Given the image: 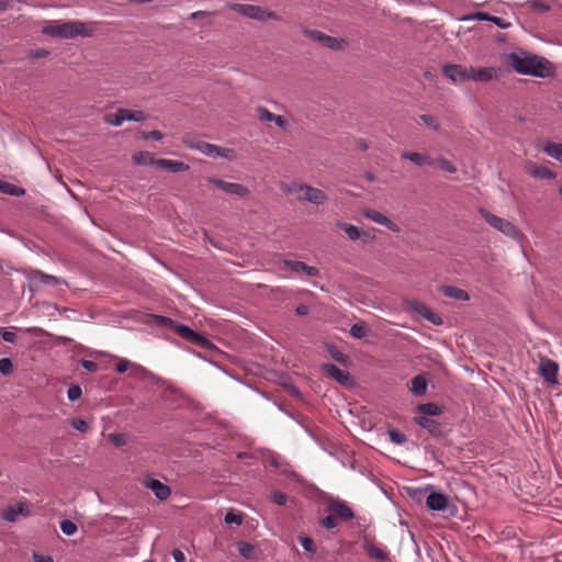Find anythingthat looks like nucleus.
Returning <instances> with one entry per match:
<instances>
[{
	"mask_svg": "<svg viewBox=\"0 0 562 562\" xmlns=\"http://www.w3.org/2000/svg\"><path fill=\"white\" fill-rule=\"evenodd\" d=\"M95 31V23H86L79 20L52 21L42 29V33L56 38L71 40L75 37H90Z\"/></svg>",
	"mask_w": 562,
	"mask_h": 562,
	"instance_id": "f257e3e1",
	"label": "nucleus"
},
{
	"mask_svg": "<svg viewBox=\"0 0 562 562\" xmlns=\"http://www.w3.org/2000/svg\"><path fill=\"white\" fill-rule=\"evenodd\" d=\"M510 66L521 75L544 78L551 74V63L536 55H509Z\"/></svg>",
	"mask_w": 562,
	"mask_h": 562,
	"instance_id": "f03ea898",
	"label": "nucleus"
},
{
	"mask_svg": "<svg viewBox=\"0 0 562 562\" xmlns=\"http://www.w3.org/2000/svg\"><path fill=\"white\" fill-rule=\"evenodd\" d=\"M226 8L235 11L236 13L249 18L251 20H256L259 22H265L267 20H274L279 21L280 16L269 9L260 5H254V4H244V3H235V2H227Z\"/></svg>",
	"mask_w": 562,
	"mask_h": 562,
	"instance_id": "7ed1b4c3",
	"label": "nucleus"
},
{
	"mask_svg": "<svg viewBox=\"0 0 562 562\" xmlns=\"http://www.w3.org/2000/svg\"><path fill=\"white\" fill-rule=\"evenodd\" d=\"M480 213L490 226L505 236L514 239H518L521 236V232L508 220L499 217L484 209H480Z\"/></svg>",
	"mask_w": 562,
	"mask_h": 562,
	"instance_id": "20e7f679",
	"label": "nucleus"
},
{
	"mask_svg": "<svg viewBox=\"0 0 562 562\" xmlns=\"http://www.w3.org/2000/svg\"><path fill=\"white\" fill-rule=\"evenodd\" d=\"M426 506L429 510L441 512L448 516H454L458 512L457 506L451 502L449 496L432 490L426 497Z\"/></svg>",
	"mask_w": 562,
	"mask_h": 562,
	"instance_id": "39448f33",
	"label": "nucleus"
},
{
	"mask_svg": "<svg viewBox=\"0 0 562 562\" xmlns=\"http://www.w3.org/2000/svg\"><path fill=\"white\" fill-rule=\"evenodd\" d=\"M326 510L335 518L342 521L350 520L355 517V513L346 501L339 498H330L326 502Z\"/></svg>",
	"mask_w": 562,
	"mask_h": 562,
	"instance_id": "423d86ee",
	"label": "nucleus"
},
{
	"mask_svg": "<svg viewBox=\"0 0 562 562\" xmlns=\"http://www.w3.org/2000/svg\"><path fill=\"white\" fill-rule=\"evenodd\" d=\"M207 182L231 195H235V196H239V198H247L249 195L248 188L240 183L227 182L222 179L214 178V177L207 178Z\"/></svg>",
	"mask_w": 562,
	"mask_h": 562,
	"instance_id": "0eeeda50",
	"label": "nucleus"
},
{
	"mask_svg": "<svg viewBox=\"0 0 562 562\" xmlns=\"http://www.w3.org/2000/svg\"><path fill=\"white\" fill-rule=\"evenodd\" d=\"M445 76L454 85L470 81L469 67L461 65L447 64L442 67Z\"/></svg>",
	"mask_w": 562,
	"mask_h": 562,
	"instance_id": "6e6552de",
	"label": "nucleus"
},
{
	"mask_svg": "<svg viewBox=\"0 0 562 562\" xmlns=\"http://www.w3.org/2000/svg\"><path fill=\"white\" fill-rule=\"evenodd\" d=\"M322 369L327 376L336 380L341 385L349 386L352 384V378L348 371L341 370L333 363H325Z\"/></svg>",
	"mask_w": 562,
	"mask_h": 562,
	"instance_id": "1a4fd4ad",
	"label": "nucleus"
},
{
	"mask_svg": "<svg viewBox=\"0 0 562 562\" xmlns=\"http://www.w3.org/2000/svg\"><path fill=\"white\" fill-rule=\"evenodd\" d=\"M183 144L186 145V147L193 149V150H198L207 157H213V158L217 157V154H218L217 145L206 143L203 140H194L191 138H184Z\"/></svg>",
	"mask_w": 562,
	"mask_h": 562,
	"instance_id": "9d476101",
	"label": "nucleus"
},
{
	"mask_svg": "<svg viewBox=\"0 0 562 562\" xmlns=\"http://www.w3.org/2000/svg\"><path fill=\"white\" fill-rule=\"evenodd\" d=\"M363 215L366 218H368L376 224H380L382 226H385L386 228H389L390 231H392L394 233L400 232V227L397 224L392 222L387 216H385L384 214H382L381 212H379L376 210H373V209L366 210L363 212Z\"/></svg>",
	"mask_w": 562,
	"mask_h": 562,
	"instance_id": "9b49d317",
	"label": "nucleus"
},
{
	"mask_svg": "<svg viewBox=\"0 0 562 562\" xmlns=\"http://www.w3.org/2000/svg\"><path fill=\"white\" fill-rule=\"evenodd\" d=\"M558 369L559 367L553 360L549 358H541L539 371L547 382L557 383Z\"/></svg>",
	"mask_w": 562,
	"mask_h": 562,
	"instance_id": "f8f14e48",
	"label": "nucleus"
},
{
	"mask_svg": "<svg viewBox=\"0 0 562 562\" xmlns=\"http://www.w3.org/2000/svg\"><path fill=\"white\" fill-rule=\"evenodd\" d=\"M27 279L33 288H37L42 284L55 285L59 283L58 278L46 274L40 270H31L27 274Z\"/></svg>",
	"mask_w": 562,
	"mask_h": 562,
	"instance_id": "ddd939ff",
	"label": "nucleus"
},
{
	"mask_svg": "<svg viewBox=\"0 0 562 562\" xmlns=\"http://www.w3.org/2000/svg\"><path fill=\"white\" fill-rule=\"evenodd\" d=\"M327 199V195L321 189L305 186L303 194H299V200H303L316 205L323 204Z\"/></svg>",
	"mask_w": 562,
	"mask_h": 562,
	"instance_id": "4468645a",
	"label": "nucleus"
},
{
	"mask_svg": "<svg viewBox=\"0 0 562 562\" xmlns=\"http://www.w3.org/2000/svg\"><path fill=\"white\" fill-rule=\"evenodd\" d=\"M144 485L150 488L159 501H166L170 496V487L159 480L148 477L144 481Z\"/></svg>",
	"mask_w": 562,
	"mask_h": 562,
	"instance_id": "2eb2a0df",
	"label": "nucleus"
},
{
	"mask_svg": "<svg viewBox=\"0 0 562 562\" xmlns=\"http://www.w3.org/2000/svg\"><path fill=\"white\" fill-rule=\"evenodd\" d=\"M283 263L295 273H305L308 277L319 276V270L316 267L307 266L303 261L285 259Z\"/></svg>",
	"mask_w": 562,
	"mask_h": 562,
	"instance_id": "dca6fc26",
	"label": "nucleus"
},
{
	"mask_svg": "<svg viewBox=\"0 0 562 562\" xmlns=\"http://www.w3.org/2000/svg\"><path fill=\"white\" fill-rule=\"evenodd\" d=\"M155 166L160 169L172 172V173L183 172V171H188L190 169V166L182 161L165 159V158L157 159L155 161Z\"/></svg>",
	"mask_w": 562,
	"mask_h": 562,
	"instance_id": "f3484780",
	"label": "nucleus"
},
{
	"mask_svg": "<svg viewBox=\"0 0 562 562\" xmlns=\"http://www.w3.org/2000/svg\"><path fill=\"white\" fill-rule=\"evenodd\" d=\"M469 74L472 81L487 82L495 77V69L493 67H469Z\"/></svg>",
	"mask_w": 562,
	"mask_h": 562,
	"instance_id": "a211bd4d",
	"label": "nucleus"
},
{
	"mask_svg": "<svg viewBox=\"0 0 562 562\" xmlns=\"http://www.w3.org/2000/svg\"><path fill=\"white\" fill-rule=\"evenodd\" d=\"M414 422L420 427L427 429L429 434L435 437L442 435L441 425L432 418H428L427 416H415Z\"/></svg>",
	"mask_w": 562,
	"mask_h": 562,
	"instance_id": "6ab92c4d",
	"label": "nucleus"
},
{
	"mask_svg": "<svg viewBox=\"0 0 562 562\" xmlns=\"http://www.w3.org/2000/svg\"><path fill=\"white\" fill-rule=\"evenodd\" d=\"M527 172L535 178L538 179H554L555 173L551 171L549 168L538 165L536 162L529 161L526 165Z\"/></svg>",
	"mask_w": 562,
	"mask_h": 562,
	"instance_id": "aec40b11",
	"label": "nucleus"
},
{
	"mask_svg": "<svg viewBox=\"0 0 562 562\" xmlns=\"http://www.w3.org/2000/svg\"><path fill=\"white\" fill-rule=\"evenodd\" d=\"M29 513H30V509H29V507H27V505L25 503H16V504H14L12 506H9L3 512V518L7 521L13 522V521L16 520L19 515L27 516Z\"/></svg>",
	"mask_w": 562,
	"mask_h": 562,
	"instance_id": "412c9836",
	"label": "nucleus"
},
{
	"mask_svg": "<svg viewBox=\"0 0 562 562\" xmlns=\"http://www.w3.org/2000/svg\"><path fill=\"white\" fill-rule=\"evenodd\" d=\"M115 370L119 373H125L128 370H131L132 376H139L146 372V370L142 366L131 362L127 359H120L119 362L116 363Z\"/></svg>",
	"mask_w": 562,
	"mask_h": 562,
	"instance_id": "4be33fe9",
	"label": "nucleus"
},
{
	"mask_svg": "<svg viewBox=\"0 0 562 562\" xmlns=\"http://www.w3.org/2000/svg\"><path fill=\"white\" fill-rule=\"evenodd\" d=\"M363 549L370 558L376 561L384 562L389 560V553L385 549L379 548L369 541H364Z\"/></svg>",
	"mask_w": 562,
	"mask_h": 562,
	"instance_id": "5701e85b",
	"label": "nucleus"
},
{
	"mask_svg": "<svg viewBox=\"0 0 562 562\" xmlns=\"http://www.w3.org/2000/svg\"><path fill=\"white\" fill-rule=\"evenodd\" d=\"M401 157L403 159H407L415 164L416 166H426V165H432L434 159L430 158V156L422 153H411V151H403L401 154Z\"/></svg>",
	"mask_w": 562,
	"mask_h": 562,
	"instance_id": "b1692460",
	"label": "nucleus"
},
{
	"mask_svg": "<svg viewBox=\"0 0 562 562\" xmlns=\"http://www.w3.org/2000/svg\"><path fill=\"white\" fill-rule=\"evenodd\" d=\"M441 292L445 296L459 301H468L470 299L464 290L452 285H443Z\"/></svg>",
	"mask_w": 562,
	"mask_h": 562,
	"instance_id": "393cba45",
	"label": "nucleus"
},
{
	"mask_svg": "<svg viewBox=\"0 0 562 562\" xmlns=\"http://www.w3.org/2000/svg\"><path fill=\"white\" fill-rule=\"evenodd\" d=\"M542 150L551 158L558 160L559 162H562V144L561 143L548 142L543 146Z\"/></svg>",
	"mask_w": 562,
	"mask_h": 562,
	"instance_id": "a878e982",
	"label": "nucleus"
},
{
	"mask_svg": "<svg viewBox=\"0 0 562 562\" xmlns=\"http://www.w3.org/2000/svg\"><path fill=\"white\" fill-rule=\"evenodd\" d=\"M418 416H427L428 418H432L435 416H439L442 413L440 406L434 403H426L418 406Z\"/></svg>",
	"mask_w": 562,
	"mask_h": 562,
	"instance_id": "bb28decb",
	"label": "nucleus"
},
{
	"mask_svg": "<svg viewBox=\"0 0 562 562\" xmlns=\"http://www.w3.org/2000/svg\"><path fill=\"white\" fill-rule=\"evenodd\" d=\"M411 391L417 396H422L427 391V381L423 375H416L411 381Z\"/></svg>",
	"mask_w": 562,
	"mask_h": 562,
	"instance_id": "cd10ccee",
	"label": "nucleus"
},
{
	"mask_svg": "<svg viewBox=\"0 0 562 562\" xmlns=\"http://www.w3.org/2000/svg\"><path fill=\"white\" fill-rule=\"evenodd\" d=\"M0 192L12 195V196H21L25 193V190L21 187H18L13 183L2 181L0 179Z\"/></svg>",
	"mask_w": 562,
	"mask_h": 562,
	"instance_id": "c85d7f7f",
	"label": "nucleus"
},
{
	"mask_svg": "<svg viewBox=\"0 0 562 562\" xmlns=\"http://www.w3.org/2000/svg\"><path fill=\"white\" fill-rule=\"evenodd\" d=\"M337 226L341 231H344L347 234V236L349 237V239H351V240H358L361 237L360 229L352 224L338 222Z\"/></svg>",
	"mask_w": 562,
	"mask_h": 562,
	"instance_id": "c756f323",
	"label": "nucleus"
},
{
	"mask_svg": "<svg viewBox=\"0 0 562 562\" xmlns=\"http://www.w3.org/2000/svg\"><path fill=\"white\" fill-rule=\"evenodd\" d=\"M189 342L210 350L215 348L214 344L210 339H207L206 337L202 336L196 331L192 333Z\"/></svg>",
	"mask_w": 562,
	"mask_h": 562,
	"instance_id": "7c9ffc66",
	"label": "nucleus"
},
{
	"mask_svg": "<svg viewBox=\"0 0 562 562\" xmlns=\"http://www.w3.org/2000/svg\"><path fill=\"white\" fill-rule=\"evenodd\" d=\"M155 159L151 154L147 151H138L133 155V161L136 165H154L155 166Z\"/></svg>",
	"mask_w": 562,
	"mask_h": 562,
	"instance_id": "2f4dec72",
	"label": "nucleus"
},
{
	"mask_svg": "<svg viewBox=\"0 0 562 562\" xmlns=\"http://www.w3.org/2000/svg\"><path fill=\"white\" fill-rule=\"evenodd\" d=\"M121 115L124 117L125 121H134V122H142L146 119V115L143 111H133L128 109H121Z\"/></svg>",
	"mask_w": 562,
	"mask_h": 562,
	"instance_id": "473e14b6",
	"label": "nucleus"
},
{
	"mask_svg": "<svg viewBox=\"0 0 562 562\" xmlns=\"http://www.w3.org/2000/svg\"><path fill=\"white\" fill-rule=\"evenodd\" d=\"M349 333L353 338L361 339L368 335V327L363 322L356 323L351 325Z\"/></svg>",
	"mask_w": 562,
	"mask_h": 562,
	"instance_id": "72a5a7b5",
	"label": "nucleus"
},
{
	"mask_svg": "<svg viewBox=\"0 0 562 562\" xmlns=\"http://www.w3.org/2000/svg\"><path fill=\"white\" fill-rule=\"evenodd\" d=\"M323 47H327V48H330V49H334V50H338L341 48V41H339L338 38L336 37H333V36H329V35H326L324 34L322 36V40H321V43H319Z\"/></svg>",
	"mask_w": 562,
	"mask_h": 562,
	"instance_id": "f704fd0d",
	"label": "nucleus"
},
{
	"mask_svg": "<svg viewBox=\"0 0 562 562\" xmlns=\"http://www.w3.org/2000/svg\"><path fill=\"white\" fill-rule=\"evenodd\" d=\"M150 317H151L153 322L156 325H159V326H162V327H167V328H170V329H173V327L177 324L176 321H173V319H171L170 317H167V316L153 314V315H150Z\"/></svg>",
	"mask_w": 562,
	"mask_h": 562,
	"instance_id": "c9c22d12",
	"label": "nucleus"
},
{
	"mask_svg": "<svg viewBox=\"0 0 562 562\" xmlns=\"http://www.w3.org/2000/svg\"><path fill=\"white\" fill-rule=\"evenodd\" d=\"M104 122L111 126H121L124 122L123 115H121V109L115 113H109L104 116Z\"/></svg>",
	"mask_w": 562,
	"mask_h": 562,
	"instance_id": "e433bc0d",
	"label": "nucleus"
},
{
	"mask_svg": "<svg viewBox=\"0 0 562 562\" xmlns=\"http://www.w3.org/2000/svg\"><path fill=\"white\" fill-rule=\"evenodd\" d=\"M172 330H175L181 338H183L187 341L190 340L192 333L194 331L189 326L179 324L178 322Z\"/></svg>",
	"mask_w": 562,
	"mask_h": 562,
	"instance_id": "4c0bfd02",
	"label": "nucleus"
},
{
	"mask_svg": "<svg viewBox=\"0 0 562 562\" xmlns=\"http://www.w3.org/2000/svg\"><path fill=\"white\" fill-rule=\"evenodd\" d=\"M432 165H436L441 170L450 172V173H454L457 171V168L454 167V165L451 161H449L448 159L442 158V157L434 160Z\"/></svg>",
	"mask_w": 562,
	"mask_h": 562,
	"instance_id": "58836bf2",
	"label": "nucleus"
},
{
	"mask_svg": "<svg viewBox=\"0 0 562 562\" xmlns=\"http://www.w3.org/2000/svg\"><path fill=\"white\" fill-rule=\"evenodd\" d=\"M299 541L305 551H307L312 554H314L316 552V544L312 538H310L307 536H300Z\"/></svg>",
	"mask_w": 562,
	"mask_h": 562,
	"instance_id": "ea45409f",
	"label": "nucleus"
},
{
	"mask_svg": "<svg viewBox=\"0 0 562 562\" xmlns=\"http://www.w3.org/2000/svg\"><path fill=\"white\" fill-rule=\"evenodd\" d=\"M238 552L241 557L246 558V559H251L252 558V554H254V551H255V547L248 542H239L238 544Z\"/></svg>",
	"mask_w": 562,
	"mask_h": 562,
	"instance_id": "a19ab883",
	"label": "nucleus"
},
{
	"mask_svg": "<svg viewBox=\"0 0 562 562\" xmlns=\"http://www.w3.org/2000/svg\"><path fill=\"white\" fill-rule=\"evenodd\" d=\"M461 21H472V20H479V21H491L492 15L485 12H474L467 14L460 19Z\"/></svg>",
	"mask_w": 562,
	"mask_h": 562,
	"instance_id": "79ce46f5",
	"label": "nucleus"
},
{
	"mask_svg": "<svg viewBox=\"0 0 562 562\" xmlns=\"http://www.w3.org/2000/svg\"><path fill=\"white\" fill-rule=\"evenodd\" d=\"M387 435H389L390 440L396 445H403L407 440L406 436L396 429H390L387 431Z\"/></svg>",
	"mask_w": 562,
	"mask_h": 562,
	"instance_id": "37998d69",
	"label": "nucleus"
},
{
	"mask_svg": "<svg viewBox=\"0 0 562 562\" xmlns=\"http://www.w3.org/2000/svg\"><path fill=\"white\" fill-rule=\"evenodd\" d=\"M60 530L66 536H72L77 531V525L75 522H72L71 520L64 519L60 521Z\"/></svg>",
	"mask_w": 562,
	"mask_h": 562,
	"instance_id": "c03bdc74",
	"label": "nucleus"
},
{
	"mask_svg": "<svg viewBox=\"0 0 562 562\" xmlns=\"http://www.w3.org/2000/svg\"><path fill=\"white\" fill-rule=\"evenodd\" d=\"M328 352H329L330 357L336 362H338L340 364H346L347 363V360H348L347 356L344 352L339 351L336 347H330L328 349Z\"/></svg>",
	"mask_w": 562,
	"mask_h": 562,
	"instance_id": "a18cd8bd",
	"label": "nucleus"
},
{
	"mask_svg": "<svg viewBox=\"0 0 562 562\" xmlns=\"http://www.w3.org/2000/svg\"><path fill=\"white\" fill-rule=\"evenodd\" d=\"M108 438L115 447H123L127 443V436L122 432L110 434Z\"/></svg>",
	"mask_w": 562,
	"mask_h": 562,
	"instance_id": "49530a36",
	"label": "nucleus"
},
{
	"mask_svg": "<svg viewBox=\"0 0 562 562\" xmlns=\"http://www.w3.org/2000/svg\"><path fill=\"white\" fill-rule=\"evenodd\" d=\"M81 395L82 391L78 384H71L67 390V397L71 402L79 400Z\"/></svg>",
	"mask_w": 562,
	"mask_h": 562,
	"instance_id": "de8ad7c7",
	"label": "nucleus"
},
{
	"mask_svg": "<svg viewBox=\"0 0 562 562\" xmlns=\"http://www.w3.org/2000/svg\"><path fill=\"white\" fill-rule=\"evenodd\" d=\"M13 371V363L9 358L0 359V373L3 375H9Z\"/></svg>",
	"mask_w": 562,
	"mask_h": 562,
	"instance_id": "09e8293b",
	"label": "nucleus"
},
{
	"mask_svg": "<svg viewBox=\"0 0 562 562\" xmlns=\"http://www.w3.org/2000/svg\"><path fill=\"white\" fill-rule=\"evenodd\" d=\"M304 188H305V184H300V183L293 182V183L286 184L284 187V191L288 193H291V194H295L296 198L299 199V194H303Z\"/></svg>",
	"mask_w": 562,
	"mask_h": 562,
	"instance_id": "8fccbe9b",
	"label": "nucleus"
},
{
	"mask_svg": "<svg viewBox=\"0 0 562 562\" xmlns=\"http://www.w3.org/2000/svg\"><path fill=\"white\" fill-rule=\"evenodd\" d=\"M319 525L327 530H331L337 527L336 518L330 514L319 520Z\"/></svg>",
	"mask_w": 562,
	"mask_h": 562,
	"instance_id": "3c124183",
	"label": "nucleus"
},
{
	"mask_svg": "<svg viewBox=\"0 0 562 562\" xmlns=\"http://www.w3.org/2000/svg\"><path fill=\"white\" fill-rule=\"evenodd\" d=\"M257 113H258V117L260 121H268V122H272L273 121V117L276 114H273L272 112H270L267 108L265 106H258L257 108Z\"/></svg>",
	"mask_w": 562,
	"mask_h": 562,
	"instance_id": "603ef678",
	"label": "nucleus"
},
{
	"mask_svg": "<svg viewBox=\"0 0 562 562\" xmlns=\"http://www.w3.org/2000/svg\"><path fill=\"white\" fill-rule=\"evenodd\" d=\"M217 157H222L224 159H227L229 161L234 160L236 158V153L233 148L227 147H220L218 146V154Z\"/></svg>",
	"mask_w": 562,
	"mask_h": 562,
	"instance_id": "864d4df0",
	"label": "nucleus"
},
{
	"mask_svg": "<svg viewBox=\"0 0 562 562\" xmlns=\"http://www.w3.org/2000/svg\"><path fill=\"white\" fill-rule=\"evenodd\" d=\"M70 424L75 429H77L80 432H87L89 430L88 423L81 418H72Z\"/></svg>",
	"mask_w": 562,
	"mask_h": 562,
	"instance_id": "5fc2aeb1",
	"label": "nucleus"
},
{
	"mask_svg": "<svg viewBox=\"0 0 562 562\" xmlns=\"http://www.w3.org/2000/svg\"><path fill=\"white\" fill-rule=\"evenodd\" d=\"M224 520L228 525L235 524V525L239 526L243 522V517H241V515L235 514L234 512L231 510V512L226 513Z\"/></svg>",
	"mask_w": 562,
	"mask_h": 562,
	"instance_id": "6e6d98bb",
	"label": "nucleus"
},
{
	"mask_svg": "<svg viewBox=\"0 0 562 562\" xmlns=\"http://www.w3.org/2000/svg\"><path fill=\"white\" fill-rule=\"evenodd\" d=\"M409 306L413 311H415L423 317H424V314H427L428 311L430 310L427 305H425L424 303L418 302V301L411 302Z\"/></svg>",
	"mask_w": 562,
	"mask_h": 562,
	"instance_id": "4d7b16f0",
	"label": "nucleus"
},
{
	"mask_svg": "<svg viewBox=\"0 0 562 562\" xmlns=\"http://www.w3.org/2000/svg\"><path fill=\"white\" fill-rule=\"evenodd\" d=\"M419 120L427 126L431 127L432 130H439V124L437 123L436 119L432 115L423 114L419 116Z\"/></svg>",
	"mask_w": 562,
	"mask_h": 562,
	"instance_id": "13d9d810",
	"label": "nucleus"
},
{
	"mask_svg": "<svg viewBox=\"0 0 562 562\" xmlns=\"http://www.w3.org/2000/svg\"><path fill=\"white\" fill-rule=\"evenodd\" d=\"M529 7L536 11L546 12L550 7L543 0H531L528 2Z\"/></svg>",
	"mask_w": 562,
	"mask_h": 562,
	"instance_id": "bf43d9fd",
	"label": "nucleus"
},
{
	"mask_svg": "<svg viewBox=\"0 0 562 562\" xmlns=\"http://www.w3.org/2000/svg\"><path fill=\"white\" fill-rule=\"evenodd\" d=\"M271 499L278 505H284L286 503V496L280 491H273L271 493Z\"/></svg>",
	"mask_w": 562,
	"mask_h": 562,
	"instance_id": "052dcab7",
	"label": "nucleus"
},
{
	"mask_svg": "<svg viewBox=\"0 0 562 562\" xmlns=\"http://www.w3.org/2000/svg\"><path fill=\"white\" fill-rule=\"evenodd\" d=\"M304 34L310 40H312L313 42H317V43H321L322 36L324 35V33H322L321 31H317V30H305Z\"/></svg>",
	"mask_w": 562,
	"mask_h": 562,
	"instance_id": "680f3d73",
	"label": "nucleus"
},
{
	"mask_svg": "<svg viewBox=\"0 0 562 562\" xmlns=\"http://www.w3.org/2000/svg\"><path fill=\"white\" fill-rule=\"evenodd\" d=\"M424 318L432 323L434 325L442 324V319L440 318V316H438L431 310H429L427 314H424Z\"/></svg>",
	"mask_w": 562,
	"mask_h": 562,
	"instance_id": "e2e57ef3",
	"label": "nucleus"
},
{
	"mask_svg": "<svg viewBox=\"0 0 562 562\" xmlns=\"http://www.w3.org/2000/svg\"><path fill=\"white\" fill-rule=\"evenodd\" d=\"M81 367L89 372H95L98 370V364L91 360H81Z\"/></svg>",
	"mask_w": 562,
	"mask_h": 562,
	"instance_id": "0e129e2a",
	"label": "nucleus"
},
{
	"mask_svg": "<svg viewBox=\"0 0 562 562\" xmlns=\"http://www.w3.org/2000/svg\"><path fill=\"white\" fill-rule=\"evenodd\" d=\"M497 25L501 29H508L510 26L509 22H506L504 19L492 15V20L490 21Z\"/></svg>",
	"mask_w": 562,
	"mask_h": 562,
	"instance_id": "69168bd1",
	"label": "nucleus"
},
{
	"mask_svg": "<svg viewBox=\"0 0 562 562\" xmlns=\"http://www.w3.org/2000/svg\"><path fill=\"white\" fill-rule=\"evenodd\" d=\"M272 122L282 130H285L289 125L288 121L283 116L277 114L274 115Z\"/></svg>",
	"mask_w": 562,
	"mask_h": 562,
	"instance_id": "338daca9",
	"label": "nucleus"
},
{
	"mask_svg": "<svg viewBox=\"0 0 562 562\" xmlns=\"http://www.w3.org/2000/svg\"><path fill=\"white\" fill-rule=\"evenodd\" d=\"M172 558L176 562H184L186 561L184 553L179 549H175L172 551Z\"/></svg>",
	"mask_w": 562,
	"mask_h": 562,
	"instance_id": "774afa93",
	"label": "nucleus"
}]
</instances>
